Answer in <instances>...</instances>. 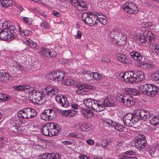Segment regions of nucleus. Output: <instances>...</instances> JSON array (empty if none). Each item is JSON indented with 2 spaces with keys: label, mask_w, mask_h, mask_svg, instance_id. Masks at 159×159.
Segmentation results:
<instances>
[{
  "label": "nucleus",
  "mask_w": 159,
  "mask_h": 159,
  "mask_svg": "<svg viewBox=\"0 0 159 159\" xmlns=\"http://www.w3.org/2000/svg\"><path fill=\"white\" fill-rule=\"evenodd\" d=\"M150 117L149 112L144 110H138L134 114L128 113L123 118L124 124L127 126H132L140 120H146Z\"/></svg>",
  "instance_id": "1"
},
{
  "label": "nucleus",
  "mask_w": 159,
  "mask_h": 159,
  "mask_svg": "<svg viewBox=\"0 0 159 159\" xmlns=\"http://www.w3.org/2000/svg\"><path fill=\"white\" fill-rule=\"evenodd\" d=\"M121 78L124 79L125 82H135L138 83L143 81L145 79L143 72L140 70L126 72L122 75Z\"/></svg>",
  "instance_id": "2"
},
{
  "label": "nucleus",
  "mask_w": 159,
  "mask_h": 159,
  "mask_svg": "<svg viewBox=\"0 0 159 159\" xmlns=\"http://www.w3.org/2000/svg\"><path fill=\"white\" fill-rule=\"evenodd\" d=\"M61 129L58 125L53 123H48L44 126L41 129V132L43 135L52 136L57 135L60 133Z\"/></svg>",
  "instance_id": "3"
},
{
  "label": "nucleus",
  "mask_w": 159,
  "mask_h": 159,
  "mask_svg": "<svg viewBox=\"0 0 159 159\" xmlns=\"http://www.w3.org/2000/svg\"><path fill=\"white\" fill-rule=\"evenodd\" d=\"M98 15H101L98 13L87 12L83 14L82 18L83 21L85 24L93 26L98 23Z\"/></svg>",
  "instance_id": "4"
},
{
  "label": "nucleus",
  "mask_w": 159,
  "mask_h": 159,
  "mask_svg": "<svg viewBox=\"0 0 159 159\" xmlns=\"http://www.w3.org/2000/svg\"><path fill=\"white\" fill-rule=\"evenodd\" d=\"M140 88L143 93L151 97H153L157 93L158 87L152 84L141 85Z\"/></svg>",
  "instance_id": "5"
},
{
  "label": "nucleus",
  "mask_w": 159,
  "mask_h": 159,
  "mask_svg": "<svg viewBox=\"0 0 159 159\" xmlns=\"http://www.w3.org/2000/svg\"><path fill=\"white\" fill-rule=\"evenodd\" d=\"M37 115L36 110L31 107L24 108L17 112L18 117L21 119L33 118Z\"/></svg>",
  "instance_id": "6"
},
{
  "label": "nucleus",
  "mask_w": 159,
  "mask_h": 159,
  "mask_svg": "<svg viewBox=\"0 0 159 159\" xmlns=\"http://www.w3.org/2000/svg\"><path fill=\"white\" fill-rule=\"evenodd\" d=\"M45 95L44 91L41 92L34 89L30 92L29 95V99L39 105H41L43 102L42 101Z\"/></svg>",
  "instance_id": "7"
},
{
  "label": "nucleus",
  "mask_w": 159,
  "mask_h": 159,
  "mask_svg": "<svg viewBox=\"0 0 159 159\" xmlns=\"http://www.w3.org/2000/svg\"><path fill=\"white\" fill-rule=\"evenodd\" d=\"M130 96L127 93H124L119 97V100L122 101L124 105L126 107H132L135 104V100Z\"/></svg>",
  "instance_id": "8"
},
{
  "label": "nucleus",
  "mask_w": 159,
  "mask_h": 159,
  "mask_svg": "<svg viewBox=\"0 0 159 159\" xmlns=\"http://www.w3.org/2000/svg\"><path fill=\"white\" fill-rule=\"evenodd\" d=\"M56 116V111L52 109L45 110L40 116L41 119L45 120H52Z\"/></svg>",
  "instance_id": "9"
},
{
  "label": "nucleus",
  "mask_w": 159,
  "mask_h": 159,
  "mask_svg": "<svg viewBox=\"0 0 159 159\" xmlns=\"http://www.w3.org/2000/svg\"><path fill=\"white\" fill-rule=\"evenodd\" d=\"M135 146L139 150H142L144 148L147 141L144 135H139L135 138Z\"/></svg>",
  "instance_id": "10"
},
{
  "label": "nucleus",
  "mask_w": 159,
  "mask_h": 159,
  "mask_svg": "<svg viewBox=\"0 0 159 159\" xmlns=\"http://www.w3.org/2000/svg\"><path fill=\"white\" fill-rule=\"evenodd\" d=\"M122 8L129 14L137 13L139 11L137 7L132 2L125 3L122 6Z\"/></svg>",
  "instance_id": "11"
},
{
  "label": "nucleus",
  "mask_w": 159,
  "mask_h": 159,
  "mask_svg": "<svg viewBox=\"0 0 159 159\" xmlns=\"http://www.w3.org/2000/svg\"><path fill=\"white\" fill-rule=\"evenodd\" d=\"M40 53L43 58L46 57H55L57 55L56 52L54 51H51L50 49L44 47L40 48Z\"/></svg>",
  "instance_id": "12"
},
{
  "label": "nucleus",
  "mask_w": 159,
  "mask_h": 159,
  "mask_svg": "<svg viewBox=\"0 0 159 159\" xmlns=\"http://www.w3.org/2000/svg\"><path fill=\"white\" fill-rule=\"evenodd\" d=\"M55 99L59 104L64 107L66 108L69 106L70 104L67 98L62 94L57 95Z\"/></svg>",
  "instance_id": "13"
},
{
  "label": "nucleus",
  "mask_w": 159,
  "mask_h": 159,
  "mask_svg": "<svg viewBox=\"0 0 159 159\" xmlns=\"http://www.w3.org/2000/svg\"><path fill=\"white\" fill-rule=\"evenodd\" d=\"M58 92V89L57 88L52 86H48L45 88L44 91L45 95H47L50 97L52 96L56 95Z\"/></svg>",
  "instance_id": "14"
},
{
  "label": "nucleus",
  "mask_w": 159,
  "mask_h": 159,
  "mask_svg": "<svg viewBox=\"0 0 159 159\" xmlns=\"http://www.w3.org/2000/svg\"><path fill=\"white\" fill-rule=\"evenodd\" d=\"M92 107L91 108L96 112H100L105 109V108L99 100L93 99L92 101Z\"/></svg>",
  "instance_id": "15"
},
{
  "label": "nucleus",
  "mask_w": 159,
  "mask_h": 159,
  "mask_svg": "<svg viewBox=\"0 0 159 159\" xmlns=\"http://www.w3.org/2000/svg\"><path fill=\"white\" fill-rule=\"evenodd\" d=\"M116 57L119 61L124 64H129L130 62L129 57L124 54L118 53Z\"/></svg>",
  "instance_id": "16"
},
{
  "label": "nucleus",
  "mask_w": 159,
  "mask_h": 159,
  "mask_svg": "<svg viewBox=\"0 0 159 159\" xmlns=\"http://www.w3.org/2000/svg\"><path fill=\"white\" fill-rule=\"evenodd\" d=\"M42 159H61V155L57 153H46Z\"/></svg>",
  "instance_id": "17"
},
{
  "label": "nucleus",
  "mask_w": 159,
  "mask_h": 159,
  "mask_svg": "<svg viewBox=\"0 0 159 159\" xmlns=\"http://www.w3.org/2000/svg\"><path fill=\"white\" fill-rule=\"evenodd\" d=\"M129 55L131 57L136 60L141 61L143 59V56L138 51L134 50L129 52Z\"/></svg>",
  "instance_id": "18"
},
{
  "label": "nucleus",
  "mask_w": 159,
  "mask_h": 159,
  "mask_svg": "<svg viewBox=\"0 0 159 159\" xmlns=\"http://www.w3.org/2000/svg\"><path fill=\"white\" fill-rule=\"evenodd\" d=\"M144 36H145L147 39L148 40L149 43L152 44L155 40V35H154L151 31L146 30L144 32Z\"/></svg>",
  "instance_id": "19"
},
{
  "label": "nucleus",
  "mask_w": 159,
  "mask_h": 159,
  "mask_svg": "<svg viewBox=\"0 0 159 159\" xmlns=\"http://www.w3.org/2000/svg\"><path fill=\"white\" fill-rule=\"evenodd\" d=\"M55 80L61 81L62 80H65L64 77L65 73L62 70H60L57 71H55Z\"/></svg>",
  "instance_id": "20"
},
{
  "label": "nucleus",
  "mask_w": 159,
  "mask_h": 159,
  "mask_svg": "<svg viewBox=\"0 0 159 159\" xmlns=\"http://www.w3.org/2000/svg\"><path fill=\"white\" fill-rule=\"evenodd\" d=\"M108 35L109 37L113 39L115 37H118L120 36H121L122 34L118 32L117 29H114L110 31Z\"/></svg>",
  "instance_id": "21"
},
{
  "label": "nucleus",
  "mask_w": 159,
  "mask_h": 159,
  "mask_svg": "<svg viewBox=\"0 0 159 159\" xmlns=\"http://www.w3.org/2000/svg\"><path fill=\"white\" fill-rule=\"evenodd\" d=\"M11 77L10 75L7 73L0 72V80L2 81L7 82Z\"/></svg>",
  "instance_id": "22"
},
{
  "label": "nucleus",
  "mask_w": 159,
  "mask_h": 159,
  "mask_svg": "<svg viewBox=\"0 0 159 159\" xmlns=\"http://www.w3.org/2000/svg\"><path fill=\"white\" fill-rule=\"evenodd\" d=\"M151 53L153 55H158L159 57V45L153 44L151 46Z\"/></svg>",
  "instance_id": "23"
},
{
  "label": "nucleus",
  "mask_w": 159,
  "mask_h": 159,
  "mask_svg": "<svg viewBox=\"0 0 159 159\" xmlns=\"http://www.w3.org/2000/svg\"><path fill=\"white\" fill-rule=\"evenodd\" d=\"M125 92L124 93H127V94H131L133 95L136 96L139 95L140 92L135 89L127 88L125 89Z\"/></svg>",
  "instance_id": "24"
},
{
  "label": "nucleus",
  "mask_w": 159,
  "mask_h": 159,
  "mask_svg": "<svg viewBox=\"0 0 159 159\" xmlns=\"http://www.w3.org/2000/svg\"><path fill=\"white\" fill-rule=\"evenodd\" d=\"M76 87L78 89L80 90H83L84 89H94L95 88L94 86H91L90 85H88L86 84H82L79 83L77 84Z\"/></svg>",
  "instance_id": "25"
},
{
  "label": "nucleus",
  "mask_w": 159,
  "mask_h": 159,
  "mask_svg": "<svg viewBox=\"0 0 159 159\" xmlns=\"http://www.w3.org/2000/svg\"><path fill=\"white\" fill-rule=\"evenodd\" d=\"M115 105V102L111 97L106 98L103 102V106L111 107Z\"/></svg>",
  "instance_id": "26"
},
{
  "label": "nucleus",
  "mask_w": 159,
  "mask_h": 159,
  "mask_svg": "<svg viewBox=\"0 0 159 159\" xmlns=\"http://www.w3.org/2000/svg\"><path fill=\"white\" fill-rule=\"evenodd\" d=\"M82 112L84 117L87 118H91L94 116L93 111L88 109H83Z\"/></svg>",
  "instance_id": "27"
},
{
  "label": "nucleus",
  "mask_w": 159,
  "mask_h": 159,
  "mask_svg": "<svg viewBox=\"0 0 159 159\" xmlns=\"http://www.w3.org/2000/svg\"><path fill=\"white\" fill-rule=\"evenodd\" d=\"M19 31L20 36L23 37L30 35L32 34L30 30L25 29L22 30L20 28H19Z\"/></svg>",
  "instance_id": "28"
},
{
  "label": "nucleus",
  "mask_w": 159,
  "mask_h": 159,
  "mask_svg": "<svg viewBox=\"0 0 159 159\" xmlns=\"http://www.w3.org/2000/svg\"><path fill=\"white\" fill-rule=\"evenodd\" d=\"M86 2L81 1L78 2V5L76 7V8L79 11H84L87 9V5Z\"/></svg>",
  "instance_id": "29"
},
{
  "label": "nucleus",
  "mask_w": 159,
  "mask_h": 159,
  "mask_svg": "<svg viewBox=\"0 0 159 159\" xmlns=\"http://www.w3.org/2000/svg\"><path fill=\"white\" fill-rule=\"evenodd\" d=\"M13 88L15 89L18 91H22L23 90H25L30 88V87L28 85H18L14 86L13 87Z\"/></svg>",
  "instance_id": "30"
},
{
  "label": "nucleus",
  "mask_w": 159,
  "mask_h": 159,
  "mask_svg": "<svg viewBox=\"0 0 159 159\" xmlns=\"http://www.w3.org/2000/svg\"><path fill=\"white\" fill-rule=\"evenodd\" d=\"M126 37L124 35H122L121 38L117 41V44L120 46H123L126 44Z\"/></svg>",
  "instance_id": "31"
},
{
  "label": "nucleus",
  "mask_w": 159,
  "mask_h": 159,
  "mask_svg": "<svg viewBox=\"0 0 159 159\" xmlns=\"http://www.w3.org/2000/svg\"><path fill=\"white\" fill-rule=\"evenodd\" d=\"M150 122L152 125L157 126L159 124V116H154L150 120Z\"/></svg>",
  "instance_id": "32"
},
{
  "label": "nucleus",
  "mask_w": 159,
  "mask_h": 159,
  "mask_svg": "<svg viewBox=\"0 0 159 159\" xmlns=\"http://www.w3.org/2000/svg\"><path fill=\"white\" fill-rule=\"evenodd\" d=\"M93 100V99L92 98H87L84 100V103L86 107L89 108H91Z\"/></svg>",
  "instance_id": "33"
},
{
  "label": "nucleus",
  "mask_w": 159,
  "mask_h": 159,
  "mask_svg": "<svg viewBox=\"0 0 159 159\" xmlns=\"http://www.w3.org/2000/svg\"><path fill=\"white\" fill-rule=\"evenodd\" d=\"M46 77L47 79L49 80L53 81H56L55 71H52L51 73L47 74L46 75Z\"/></svg>",
  "instance_id": "34"
},
{
  "label": "nucleus",
  "mask_w": 159,
  "mask_h": 159,
  "mask_svg": "<svg viewBox=\"0 0 159 159\" xmlns=\"http://www.w3.org/2000/svg\"><path fill=\"white\" fill-rule=\"evenodd\" d=\"M79 129L81 131L86 132L89 129V126L88 124H84L79 125Z\"/></svg>",
  "instance_id": "35"
},
{
  "label": "nucleus",
  "mask_w": 159,
  "mask_h": 159,
  "mask_svg": "<svg viewBox=\"0 0 159 159\" xmlns=\"http://www.w3.org/2000/svg\"><path fill=\"white\" fill-rule=\"evenodd\" d=\"M151 79L154 81L159 80V70L154 73L151 76Z\"/></svg>",
  "instance_id": "36"
},
{
  "label": "nucleus",
  "mask_w": 159,
  "mask_h": 159,
  "mask_svg": "<svg viewBox=\"0 0 159 159\" xmlns=\"http://www.w3.org/2000/svg\"><path fill=\"white\" fill-rule=\"evenodd\" d=\"M138 39H139L140 42L143 45L146 43L147 42L148 43H149V42L145 36H144V34H143L140 35L139 36Z\"/></svg>",
  "instance_id": "37"
},
{
  "label": "nucleus",
  "mask_w": 159,
  "mask_h": 159,
  "mask_svg": "<svg viewBox=\"0 0 159 159\" xmlns=\"http://www.w3.org/2000/svg\"><path fill=\"white\" fill-rule=\"evenodd\" d=\"M125 127L120 124L117 123L115 125L114 129L119 132L123 131L125 129Z\"/></svg>",
  "instance_id": "38"
},
{
  "label": "nucleus",
  "mask_w": 159,
  "mask_h": 159,
  "mask_svg": "<svg viewBox=\"0 0 159 159\" xmlns=\"http://www.w3.org/2000/svg\"><path fill=\"white\" fill-rule=\"evenodd\" d=\"M12 5V1L10 0H4V3H2V6L3 8H6L8 6Z\"/></svg>",
  "instance_id": "39"
},
{
  "label": "nucleus",
  "mask_w": 159,
  "mask_h": 159,
  "mask_svg": "<svg viewBox=\"0 0 159 159\" xmlns=\"http://www.w3.org/2000/svg\"><path fill=\"white\" fill-rule=\"evenodd\" d=\"M26 43L32 48H35L36 46V43L30 39L26 40Z\"/></svg>",
  "instance_id": "40"
},
{
  "label": "nucleus",
  "mask_w": 159,
  "mask_h": 159,
  "mask_svg": "<svg viewBox=\"0 0 159 159\" xmlns=\"http://www.w3.org/2000/svg\"><path fill=\"white\" fill-rule=\"evenodd\" d=\"M77 112V111L73 110H68L66 111V114L70 116H74Z\"/></svg>",
  "instance_id": "41"
},
{
  "label": "nucleus",
  "mask_w": 159,
  "mask_h": 159,
  "mask_svg": "<svg viewBox=\"0 0 159 159\" xmlns=\"http://www.w3.org/2000/svg\"><path fill=\"white\" fill-rule=\"evenodd\" d=\"M22 20L27 25H31L32 22L31 18L26 17H23Z\"/></svg>",
  "instance_id": "42"
},
{
  "label": "nucleus",
  "mask_w": 159,
  "mask_h": 159,
  "mask_svg": "<svg viewBox=\"0 0 159 159\" xmlns=\"http://www.w3.org/2000/svg\"><path fill=\"white\" fill-rule=\"evenodd\" d=\"M41 28L43 29L46 30H49L50 27V26L46 22H43L40 24Z\"/></svg>",
  "instance_id": "43"
},
{
  "label": "nucleus",
  "mask_w": 159,
  "mask_h": 159,
  "mask_svg": "<svg viewBox=\"0 0 159 159\" xmlns=\"http://www.w3.org/2000/svg\"><path fill=\"white\" fill-rule=\"evenodd\" d=\"M103 79L102 77L96 72L94 73L93 75V79L95 80H101Z\"/></svg>",
  "instance_id": "44"
},
{
  "label": "nucleus",
  "mask_w": 159,
  "mask_h": 159,
  "mask_svg": "<svg viewBox=\"0 0 159 159\" xmlns=\"http://www.w3.org/2000/svg\"><path fill=\"white\" fill-rule=\"evenodd\" d=\"M104 17H100V18H98V21H99L100 23L103 25H105L107 23V21L105 18V16Z\"/></svg>",
  "instance_id": "45"
},
{
  "label": "nucleus",
  "mask_w": 159,
  "mask_h": 159,
  "mask_svg": "<svg viewBox=\"0 0 159 159\" xmlns=\"http://www.w3.org/2000/svg\"><path fill=\"white\" fill-rule=\"evenodd\" d=\"M2 101H7V100H9L10 99V97L7 94L2 93Z\"/></svg>",
  "instance_id": "46"
},
{
  "label": "nucleus",
  "mask_w": 159,
  "mask_h": 159,
  "mask_svg": "<svg viewBox=\"0 0 159 159\" xmlns=\"http://www.w3.org/2000/svg\"><path fill=\"white\" fill-rule=\"evenodd\" d=\"M109 142L106 139H103L101 143V146L102 147L106 148L108 146L107 143Z\"/></svg>",
  "instance_id": "47"
},
{
  "label": "nucleus",
  "mask_w": 159,
  "mask_h": 159,
  "mask_svg": "<svg viewBox=\"0 0 159 159\" xmlns=\"http://www.w3.org/2000/svg\"><path fill=\"white\" fill-rule=\"evenodd\" d=\"M79 2L78 0H70V4L75 7H76L78 5Z\"/></svg>",
  "instance_id": "48"
},
{
  "label": "nucleus",
  "mask_w": 159,
  "mask_h": 159,
  "mask_svg": "<svg viewBox=\"0 0 159 159\" xmlns=\"http://www.w3.org/2000/svg\"><path fill=\"white\" fill-rule=\"evenodd\" d=\"M141 66L142 65H146L147 67L149 68H152L153 67V65L151 64L145 63L144 62H141L140 63Z\"/></svg>",
  "instance_id": "49"
},
{
  "label": "nucleus",
  "mask_w": 159,
  "mask_h": 159,
  "mask_svg": "<svg viewBox=\"0 0 159 159\" xmlns=\"http://www.w3.org/2000/svg\"><path fill=\"white\" fill-rule=\"evenodd\" d=\"M152 26V24L150 21L146 22L144 25V27L146 28L149 29Z\"/></svg>",
  "instance_id": "50"
},
{
  "label": "nucleus",
  "mask_w": 159,
  "mask_h": 159,
  "mask_svg": "<svg viewBox=\"0 0 159 159\" xmlns=\"http://www.w3.org/2000/svg\"><path fill=\"white\" fill-rule=\"evenodd\" d=\"M82 36L81 32L79 30L77 31V35L75 36V39H80Z\"/></svg>",
  "instance_id": "51"
},
{
  "label": "nucleus",
  "mask_w": 159,
  "mask_h": 159,
  "mask_svg": "<svg viewBox=\"0 0 159 159\" xmlns=\"http://www.w3.org/2000/svg\"><path fill=\"white\" fill-rule=\"evenodd\" d=\"M52 14L53 16L58 17H60L61 16V13L56 10L53 11Z\"/></svg>",
  "instance_id": "52"
},
{
  "label": "nucleus",
  "mask_w": 159,
  "mask_h": 159,
  "mask_svg": "<svg viewBox=\"0 0 159 159\" xmlns=\"http://www.w3.org/2000/svg\"><path fill=\"white\" fill-rule=\"evenodd\" d=\"M79 159H90L89 156L84 154L79 156Z\"/></svg>",
  "instance_id": "53"
},
{
  "label": "nucleus",
  "mask_w": 159,
  "mask_h": 159,
  "mask_svg": "<svg viewBox=\"0 0 159 159\" xmlns=\"http://www.w3.org/2000/svg\"><path fill=\"white\" fill-rule=\"evenodd\" d=\"M125 154L129 155H135V152L133 150H128L125 153Z\"/></svg>",
  "instance_id": "54"
},
{
  "label": "nucleus",
  "mask_w": 159,
  "mask_h": 159,
  "mask_svg": "<svg viewBox=\"0 0 159 159\" xmlns=\"http://www.w3.org/2000/svg\"><path fill=\"white\" fill-rule=\"evenodd\" d=\"M155 150L156 149L154 148H149L148 152L151 156H152L154 153Z\"/></svg>",
  "instance_id": "55"
},
{
  "label": "nucleus",
  "mask_w": 159,
  "mask_h": 159,
  "mask_svg": "<svg viewBox=\"0 0 159 159\" xmlns=\"http://www.w3.org/2000/svg\"><path fill=\"white\" fill-rule=\"evenodd\" d=\"M16 66L17 69L20 70L21 71L25 70V69L23 67L19 64H16Z\"/></svg>",
  "instance_id": "56"
},
{
  "label": "nucleus",
  "mask_w": 159,
  "mask_h": 159,
  "mask_svg": "<svg viewBox=\"0 0 159 159\" xmlns=\"http://www.w3.org/2000/svg\"><path fill=\"white\" fill-rule=\"evenodd\" d=\"M87 143L89 145H93L94 143V141L90 139H88L86 140Z\"/></svg>",
  "instance_id": "57"
},
{
  "label": "nucleus",
  "mask_w": 159,
  "mask_h": 159,
  "mask_svg": "<svg viewBox=\"0 0 159 159\" xmlns=\"http://www.w3.org/2000/svg\"><path fill=\"white\" fill-rule=\"evenodd\" d=\"M123 144V141L121 140H118L117 141L116 145V146L119 147H121Z\"/></svg>",
  "instance_id": "58"
},
{
  "label": "nucleus",
  "mask_w": 159,
  "mask_h": 159,
  "mask_svg": "<svg viewBox=\"0 0 159 159\" xmlns=\"http://www.w3.org/2000/svg\"><path fill=\"white\" fill-rule=\"evenodd\" d=\"M123 157L124 159H139L135 157H129L126 155H124Z\"/></svg>",
  "instance_id": "59"
},
{
  "label": "nucleus",
  "mask_w": 159,
  "mask_h": 159,
  "mask_svg": "<svg viewBox=\"0 0 159 159\" xmlns=\"http://www.w3.org/2000/svg\"><path fill=\"white\" fill-rule=\"evenodd\" d=\"M76 138L77 139H82L84 137V136L81 134L77 133H76Z\"/></svg>",
  "instance_id": "60"
},
{
  "label": "nucleus",
  "mask_w": 159,
  "mask_h": 159,
  "mask_svg": "<svg viewBox=\"0 0 159 159\" xmlns=\"http://www.w3.org/2000/svg\"><path fill=\"white\" fill-rule=\"evenodd\" d=\"M155 30L156 32H158L159 31V24L157 23L155 25Z\"/></svg>",
  "instance_id": "61"
},
{
  "label": "nucleus",
  "mask_w": 159,
  "mask_h": 159,
  "mask_svg": "<svg viewBox=\"0 0 159 159\" xmlns=\"http://www.w3.org/2000/svg\"><path fill=\"white\" fill-rule=\"evenodd\" d=\"M38 14L41 16H42L43 17H45L47 16V15L45 13V12H41L40 11H38Z\"/></svg>",
  "instance_id": "62"
},
{
  "label": "nucleus",
  "mask_w": 159,
  "mask_h": 159,
  "mask_svg": "<svg viewBox=\"0 0 159 159\" xmlns=\"http://www.w3.org/2000/svg\"><path fill=\"white\" fill-rule=\"evenodd\" d=\"M72 107L74 109H78V105L75 103H73L71 104Z\"/></svg>",
  "instance_id": "63"
},
{
  "label": "nucleus",
  "mask_w": 159,
  "mask_h": 159,
  "mask_svg": "<svg viewBox=\"0 0 159 159\" xmlns=\"http://www.w3.org/2000/svg\"><path fill=\"white\" fill-rule=\"evenodd\" d=\"M71 144V142L69 141H63V144L65 145H69Z\"/></svg>",
  "instance_id": "64"
}]
</instances>
